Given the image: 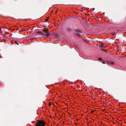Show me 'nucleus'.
Segmentation results:
<instances>
[{"instance_id": "nucleus-1", "label": "nucleus", "mask_w": 126, "mask_h": 126, "mask_svg": "<svg viewBox=\"0 0 126 126\" xmlns=\"http://www.w3.org/2000/svg\"><path fill=\"white\" fill-rule=\"evenodd\" d=\"M45 122L44 121L37 120L36 126H45Z\"/></svg>"}, {"instance_id": "nucleus-2", "label": "nucleus", "mask_w": 126, "mask_h": 126, "mask_svg": "<svg viewBox=\"0 0 126 126\" xmlns=\"http://www.w3.org/2000/svg\"><path fill=\"white\" fill-rule=\"evenodd\" d=\"M48 30L49 29L47 27H45L43 30L44 32L45 33L43 34L46 37L49 36L50 35V33L49 32H47Z\"/></svg>"}, {"instance_id": "nucleus-3", "label": "nucleus", "mask_w": 126, "mask_h": 126, "mask_svg": "<svg viewBox=\"0 0 126 126\" xmlns=\"http://www.w3.org/2000/svg\"><path fill=\"white\" fill-rule=\"evenodd\" d=\"M104 45V44H101L100 45V47H103V45Z\"/></svg>"}, {"instance_id": "nucleus-4", "label": "nucleus", "mask_w": 126, "mask_h": 126, "mask_svg": "<svg viewBox=\"0 0 126 126\" xmlns=\"http://www.w3.org/2000/svg\"><path fill=\"white\" fill-rule=\"evenodd\" d=\"M1 31L0 29V37L1 36Z\"/></svg>"}, {"instance_id": "nucleus-5", "label": "nucleus", "mask_w": 126, "mask_h": 126, "mask_svg": "<svg viewBox=\"0 0 126 126\" xmlns=\"http://www.w3.org/2000/svg\"><path fill=\"white\" fill-rule=\"evenodd\" d=\"M78 31V32H80V31Z\"/></svg>"}, {"instance_id": "nucleus-6", "label": "nucleus", "mask_w": 126, "mask_h": 126, "mask_svg": "<svg viewBox=\"0 0 126 126\" xmlns=\"http://www.w3.org/2000/svg\"><path fill=\"white\" fill-rule=\"evenodd\" d=\"M46 21H47V20H48V19H46Z\"/></svg>"}, {"instance_id": "nucleus-7", "label": "nucleus", "mask_w": 126, "mask_h": 126, "mask_svg": "<svg viewBox=\"0 0 126 126\" xmlns=\"http://www.w3.org/2000/svg\"><path fill=\"white\" fill-rule=\"evenodd\" d=\"M16 42V43L17 45H18V44H17V43H16V42Z\"/></svg>"}, {"instance_id": "nucleus-8", "label": "nucleus", "mask_w": 126, "mask_h": 126, "mask_svg": "<svg viewBox=\"0 0 126 126\" xmlns=\"http://www.w3.org/2000/svg\"><path fill=\"white\" fill-rule=\"evenodd\" d=\"M39 33H41V32H39Z\"/></svg>"}, {"instance_id": "nucleus-9", "label": "nucleus", "mask_w": 126, "mask_h": 126, "mask_svg": "<svg viewBox=\"0 0 126 126\" xmlns=\"http://www.w3.org/2000/svg\"><path fill=\"white\" fill-rule=\"evenodd\" d=\"M57 12V11H56L55 13H56Z\"/></svg>"}]
</instances>
